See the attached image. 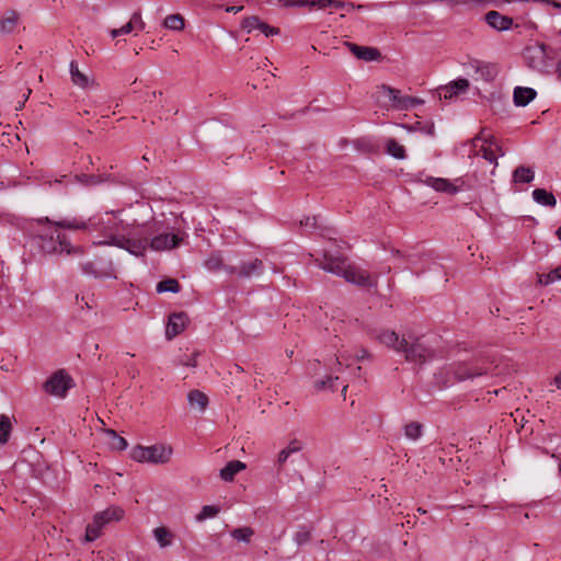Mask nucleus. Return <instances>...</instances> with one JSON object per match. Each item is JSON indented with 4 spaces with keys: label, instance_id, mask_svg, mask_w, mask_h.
I'll use <instances>...</instances> for the list:
<instances>
[{
    "label": "nucleus",
    "instance_id": "338daca9",
    "mask_svg": "<svg viewBox=\"0 0 561 561\" xmlns=\"http://www.w3.org/2000/svg\"><path fill=\"white\" fill-rule=\"evenodd\" d=\"M158 95L161 96L162 92L161 91H154V92L151 93L152 98H157Z\"/></svg>",
    "mask_w": 561,
    "mask_h": 561
},
{
    "label": "nucleus",
    "instance_id": "f8f14e48",
    "mask_svg": "<svg viewBox=\"0 0 561 561\" xmlns=\"http://www.w3.org/2000/svg\"><path fill=\"white\" fill-rule=\"evenodd\" d=\"M279 2L284 7H310V8H318V9H324L327 7H334L336 9H346V10H353V9H363L364 5L358 4L355 5L352 2H345L341 0H279Z\"/></svg>",
    "mask_w": 561,
    "mask_h": 561
},
{
    "label": "nucleus",
    "instance_id": "b1692460",
    "mask_svg": "<svg viewBox=\"0 0 561 561\" xmlns=\"http://www.w3.org/2000/svg\"><path fill=\"white\" fill-rule=\"evenodd\" d=\"M377 339L380 343L393 348L396 352H401V348H399L401 346V339L394 331L385 330L377 335Z\"/></svg>",
    "mask_w": 561,
    "mask_h": 561
},
{
    "label": "nucleus",
    "instance_id": "6e6552de",
    "mask_svg": "<svg viewBox=\"0 0 561 561\" xmlns=\"http://www.w3.org/2000/svg\"><path fill=\"white\" fill-rule=\"evenodd\" d=\"M41 248L45 253L66 252L67 254L79 252V248L72 247L67 236L61 232H51L41 236Z\"/></svg>",
    "mask_w": 561,
    "mask_h": 561
},
{
    "label": "nucleus",
    "instance_id": "680f3d73",
    "mask_svg": "<svg viewBox=\"0 0 561 561\" xmlns=\"http://www.w3.org/2000/svg\"><path fill=\"white\" fill-rule=\"evenodd\" d=\"M471 2H474L477 4H482V5L488 4V0H471Z\"/></svg>",
    "mask_w": 561,
    "mask_h": 561
},
{
    "label": "nucleus",
    "instance_id": "f704fd0d",
    "mask_svg": "<svg viewBox=\"0 0 561 561\" xmlns=\"http://www.w3.org/2000/svg\"><path fill=\"white\" fill-rule=\"evenodd\" d=\"M106 435L108 436V444L114 450H124L127 447V440L119 436L115 431L107 430Z\"/></svg>",
    "mask_w": 561,
    "mask_h": 561
},
{
    "label": "nucleus",
    "instance_id": "ddd939ff",
    "mask_svg": "<svg viewBox=\"0 0 561 561\" xmlns=\"http://www.w3.org/2000/svg\"><path fill=\"white\" fill-rule=\"evenodd\" d=\"M37 222L39 225L48 224L54 226L55 228H62V229H72V230H85L89 228V224L91 222V219L88 221L79 220L77 218L73 219H61V220H50L48 217H42L37 219Z\"/></svg>",
    "mask_w": 561,
    "mask_h": 561
},
{
    "label": "nucleus",
    "instance_id": "5701e85b",
    "mask_svg": "<svg viewBox=\"0 0 561 561\" xmlns=\"http://www.w3.org/2000/svg\"><path fill=\"white\" fill-rule=\"evenodd\" d=\"M537 95L536 90L526 87H516L514 89L513 101L516 106H526Z\"/></svg>",
    "mask_w": 561,
    "mask_h": 561
},
{
    "label": "nucleus",
    "instance_id": "13d9d810",
    "mask_svg": "<svg viewBox=\"0 0 561 561\" xmlns=\"http://www.w3.org/2000/svg\"><path fill=\"white\" fill-rule=\"evenodd\" d=\"M242 9H243V7H242V5H240V7H229V8H227V9H226V11H227V12H232V13H238V12H240Z\"/></svg>",
    "mask_w": 561,
    "mask_h": 561
},
{
    "label": "nucleus",
    "instance_id": "09e8293b",
    "mask_svg": "<svg viewBox=\"0 0 561 561\" xmlns=\"http://www.w3.org/2000/svg\"><path fill=\"white\" fill-rule=\"evenodd\" d=\"M317 217H306L305 220H301L300 221V226L305 227L306 229H310V230H313V229H319V225H318V221H317Z\"/></svg>",
    "mask_w": 561,
    "mask_h": 561
},
{
    "label": "nucleus",
    "instance_id": "72a5a7b5",
    "mask_svg": "<svg viewBox=\"0 0 561 561\" xmlns=\"http://www.w3.org/2000/svg\"><path fill=\"white\" fill-rule=\"evenodd\" d=\"M11 432H12L11 419L5 414H1L0 415V444L1 445H4L8 443Z\"/></svg>",
    "mask_w": 561,
    "mask_h": 561
},
{
    "label": "nucleus",
    "instance_id": "c756f323",
    "mask_svg": "<svg viewBox=\"0 0 561 561\" xmlns=\"http://www.w3.org/2000/svg\"><path fill=\"white\" fill-rule=\"evenodd\" d=\"M453 368L454 366H447L440 369L439 371L434 374L435 382L439 387H448L449 385L454 383L456 380L453 376Z\"/></svg>",
    "mask_w": 561,
    "mask_h": 561
},
{
    "label": "nucleus",
    "instance_id": "8fccbe9b",
    "mask_svg": "<svg viewBox=\"0 0 561 561\" xmlns=\"http://www.w3.org/2000/svg\"><path fill=\"white\" fill-rule=\"evenodd\" d=\"M413 129H420L427 135H434V124L433 123L422 125L421 122H416Z\"/></svg>",
    "mask_w": 561,
    "mask_h": 561
},
{
    "label": "nucleus",
    "instance_id": "1a4fd4ad",
    "mask_svg": "<svg viewBox=\"0 0 561 561\" xmlns=\"http://www.w3.org/2000/svg\"><path fill=\"white\" fill-rule=\"evenodd\" d=\"M72 387V378L62 369L54 373L43 385L46 393L59 398H65Z\"/></svg>",
    "mask_w": 561,
    "mask_h": 561
},
{
    "label": "nucleus",
    "instance_id": "39448f33",
    "mask_svg": "<svg viewBox=\"0 0 561 561\" xmlns=\"http://www.w3.org/2000/svg\"><path fill=\"white\" fill-rule=\"evenodd\" d=\"M124 511L118 506H111L94 515L93 522L87 526L85 540L94 541L101 535L102 528L112 522H118L123 518Z\"/></svg>",
    "mask_w": 561,
    "mask_h": 561
},
{
    "label": "nucleus",
    "instance_id": "6ab92c4d",
    "mask_svg": "<svg viewBox=\"0 0 561 561\" xmlns=\"http://www.w3.org/2000/svg\"><path fill=\"white\" fill-rule=\"evenodd\" d=\"M83 274L91 275L95 278H116L113 265L110 263L104 270H96L93 262H85L81 264Z\"/></svg>",
    "mask_w": 561,
    "mask_h": 561
},
{
    "label": "nucleus",
    "instance_id": "49530a36",
    "mask_svg": "<svg viewBox=\"0 0 561 561\" xmlns=\"http://www.w3.org/2000/svg\"><path fill=\"white\" fill-rule=\"evenodd\" d=\"M199 355V352L195 351L191 356L184 355L180 358L179 363L183 366L187 367H195L196 364V357Z\"/></svg>",
    "mask_w": 561,
    "mask_h": 561
},
{
    "label": "nucleus",
    "instance_id": "6e6d98bb",
    "mask_svg": "<svg viewBox=\"0 0 561 561\" xmlns=\"http://www.w3.org/2000/svg\"><path fill=\"white\" fill-rule=\"evenodd\" d=\"M551 385H554L558 389H561V371L556 375V377L551 381Z\"/></svg>",
    "mask_w": 561,
    "mask_h": 561
},
{
    "label": "nucleus",
    "instance_id": "4be33fe9",
    "mask_svg": "<svg viewBox=\"0 0 561 561\" xmlns=\"http://www.w3.org/2000/svg\"><path fill=\"white\" fill-rule=\"evenodd\" d=\"M204 265L210 272L224 270L229 275H234L237 271V266L225 265L219 253H211Z\"/></svg>",
    "mask_w": 561,
    "mask_h": 561
},
{
    "label": "nucleus",
    "instance_id": "7c9ffc66",
    "mask_svg": "<svg viewBox=\"0 0 561 561\" xmlns=\"http://www.w3.org/2000/svg\"><path fill=\"white\" fill-rule=\"evenodd\" d=\"M70 76H71V80L72 82L80 87V88H87L88 84H89V79L88 77L82 73L79 68H78V64L72 60L70 62Z\"/></svg>",
    "mask_w": 561,
    "mask_h": 561
},
{
    "label": "nucleus",
    "instance_id": "3c124183",
    "mask_svg": "<svg viewBox=\"0 0 561 561\" xmlns=\"http://www.w3.org/2000/svg\"><path fill=\"white\" fill-rule=\"evenodd\" d=\"M344 360H345V357L344 355H341V356H337L335 358V362H334V366L331 368L333 373H340L342 371L343 367H344ZM350 364H345V367H348Z\"/></svg>",
    "mask_w": 561,
    "mask_h": 561
},
{
    "label": "nucleus",
    "instance_id": "c9c22d12",
    "mask_svg": "<svg viewBox=\"0 0 561 561\" xmlns=\"http://www.w3.org/2000/svg\"><path fill=\"white\" fill-rule=\"evenodd\" d=\"M164 27L172 31H182L184 28V18L179 14H170L163 21Z\"/></svg>",
    "mask_w": 561,
    "mask_h": 561
},
{
    "label": "nucleus",
    "instance_id": "e2e57ef3",
    "mask_svg": "<svg viewBox=\"0 0 561 561\" xmlns=\"http://www.w3.org/2000/svg\"><path fill=\"white\" fill-rule=\"evenodd\" d=\"M428 2H430V0H417L414 3H415V5H423V4H426Z\"/></svg>",
    "mask_w": 561,
    "mask_h": 561
},
{
    "label": "nucleus",
    "instance_id": "2f4dec72",
    "mask_svg": "<svg viewBox=\"0 0 561 561\" xmlns=\"http://www.w3.org/2000/svg\"><path fill=\"white\" fill-rule=\"evenodd\" d=\"M153 536L161 548L172 545V533L165 527H157L153 529Z\"/></svg>",
    "mask_w": 561,
    "mask_h": 561
},
{
    "label": "nucleus",
    "instance_id": "f3484780",
    "mask_svg": "<svg viewBox=\"0 0 561 561\" xmlns=\"http://www.w3.org/2000/svg\"><path fill=\"white\" fill-rule=\"evenodd\" d=\"M187 322V316L184 312L172 313L169 317V322L165 329V336L168 340L173 339L180 334Z\"/></svg>",
    "mask_w": 561,
    "mask_h": 561
},
{
    "label": "nucleus",
    "instance_id": "2eb2a0df",
    "mask_svg": "<svg viewBox=\"0 0 561 561\" xmlns=\"http://www.w3.org/2000/svg\"><path fill=\"white\" fill-rule=\"evenodd\" d=\"M264 272L263 261L260 259H254L249 262H242L238 267L234 274L240 278H250L253 276H259Z\"/></svg>",
    "mask_w": 561,
    "mask_h": 561
},
{
    "label": "nucleus",
    "instance_id": "393cba45",
    "mask_svg": "<svg viewBox=\"0 0 561 561\" xmlns=\"http://www.w3.org/2000/svg\"><path fill=\"white\" fill-rule=\"evenodd\" d=\"M245 469V463L240 460L229 461L221 470L220 478L225 481H232L234 476Z\"/></svg>",
    "mask_w": 561,
    "mask_h": 561
},
{
    "label": "nucleus",
    "instance_id": "bf43d9fd",
    "mask_svg": "<svg viewBox=\"0 0 561 561\" xmlns=\"http://www.w3.org/2000/svg\"><path fill=\"white\" fill-rule=\"evenodd\" d=\"M360 371H362V367H356L355 369H353L352 374L354 377H359L360 376Z\"/></svg>",
    "mask_w": 561,
    "mask_h": 561
},
{
    "label": "nucleus",
    "instance_id": "0eeeda50",
    "mask_svg": "<svg viewBox=\"0 0 561 561\" xmlns=\"http://www.w3.org/2000/svg\"><path fill=\"white\" fill-rule=\"evenodd\" d=\"M381 98L385 100V105L391 106L397 110L413 108L423 101L416 98L402 95L401 91L388 85H382L380 90Z\"/></svg>",
    "mask_w": 561,
    "mask_h": 561
},
{
    "label": "nucleus",
    "instance_id": "4c0bfd02",
    "mask_svg": "<svg viewBox=\"0 0 561 561\" xmlns=\"http://www.w3.org/2000/svg\"><path fill=\"white\" fill-rule=\"evenodd\" d=\"M230 535L238 541L250 542L251 537L254 535V530L251 527H240L231 530Z\"/></svg>",
    "mask_w": 561,
    "mask_h": 561
},
{
    "label": "nucleus",
    "instance_id": "58836bf2",
    "mask_svg": "<svg viewBox=\"0 0 561 561\" xmlns=\"http://www.w3.org/2000/svg\"><path fill=\"white\" fill-rule=\"evenodd\" d=\"M312 538L311 530L306 526L301 525L298 527L297 531L294 535V541L297 546L301 547L308 543Z\"/></svg>",
    "mask_w": 561,
    "mask_h": 561
},
{
    "label": "nucleus",
    "instance_id": "a211bd4d",
    "mask_svg": "<svg viewBox=\"0 0 561 561\" xmlns=\"http://www.w3.org/2000/svg\"><path fill=\"white\" fill-rule=\"evenodd\" d=\"M346 46L360 60L374 61L381 57L380 51L375 47L359 46L350 42L346 43Z\"/></svg>",
    "mask_w": 561,
    "mask_h": 561
},
{
    "label": "nucleus",
    "instance_id": "20e7f679",
    "mask_svg": "<svg viewBox=\"0 0 561 561\" xmlns=\"http://www.w3.org/2000/svg\"><path fill=\"white\" fill-rule=\"evenodd\" d=\"M172 453V447L163 444H156L148 447L138 445L133 448L130 456L138 462L163 465L169 462Z\"/></svg>",
    "mask_w": 561,
    "mask_h": 561
},
{
    "label": "nucleus",
    "instance_id": "aec40b11",
    "mask_svg": "<svg viewBox=\"0 0 561 561\" xmlns=\"http://www.w3.org/2000/svg\"><path fill=\"white\" fill-rule=\"evenodd\" d=\"M470 66L474 68L476 73H479L480 78L486 82L493 81L497 76V67L494 64L474 60Z\"/></svg>",
    "mask_w": 561,
    "mask_h": 561
},
{
    "label": "nucleus",
    "instance_id": "c85d7f7f",
    "mask_svg": "<svg viewBox=\"0 0 561 561\" xmlns=\"http://www.w3.org/2000/svg\"><path fill=\"white\" fill-rule=\"evenodd\" d=\"M535 172L531 168L519 165L513 172V181L515 183H530L534 181Z\"/></svg>",
    "mask_w": 561,
    "mask_h": 561
},
{
    "label": "nucleus",
    "instance_id": "cd10ccee",
    "mask_svg": "<svg viewBox=\"0 0 561 561\" xmlns=\"http://www.w3.org/2000/svg\"><path fill=\"white\" fill-rule=\"evenodd\" d=\"M533 198L536 203L548 207H554L557 204L554 195L545 188L534 190Z\"/></svg>",
    "mask_w": 561,
    "mask_h": 561
},
{
    "label": "nucleus",
    "instance_id": "a18cd8bd",
    "mask_svg": "<svg viewBox=\"0 0 561 561\" xmlns=\"http://www.w3.org/2000/svg\"><path fill=\"white\" fill-rule=\"evenodd\" d=\"M134 23L133 21L127 22L125 25H123L119 28H113L111 30L110 34L113 38H116L121 35L129 34L134 30Z\"/></svg>",
    "mask_w": 561,
    "mask_h": 561
},
{
    "label": "nucleus",
    "instance_id": "a19ab883",
    "mask_svg": "<svg viewBox=\"0 0 561 561\" xmlns=\"http://www.w3.org/2000/svg\"><path fill=\"white\" fill-rule=\"evenodd\" d=\"M340 379L339 376H327L324 379L317 380L314 382V388L319 391L322 390H334L335 389V381Z\"/></svg>",
    "mask_w": 561,
    "mask_h": 561
},
{
    "label": "nucleus",
    "instance_id": "9d476101",
    "mask_svg": "<svg viewBox=\"0 0 561 561\" xmlns=\"http://www.w3.org/2000/svg\"><path fill=\"white\" fill-rule=\"evenodd\" d=\"M547 46L545 44L538 47H528L525 51V59L529 68L541 73H549L551 64L547 55Z\"/></svg>",
    "mask_w": 561,
    "mask_h": 561
},
{
    "label": "nucleus",
    "instance_id": "0e129e2a",
    "mask_svg": "<svg viewBox=\"0 0 561 561\" xmlns=\"http://www.w3.org/2000/svg\"><path fill=\"white\" fill-rule=\"evenodd\" d=\"M557 77L561 81V62L559 64V66L557 68Z\"/></svg>",
    "mask_w": 561,
    "mask_h": 561
},
{
    "label": "nucleus",
    "instance_id": "f03ea898",
    "mask_svg": "<svg viewBox=\"0 0 561 561\" xmlns=\"http://www.w3.org/2000/svg\"><path fill=\"white\" fill-rule=\"evenodd\" d=\"M316 262L323 271L341 276L347 283L354 284L360 288L370 289L377 287V276L373 277L365 270L346 264V259L344 257L324 253L323 259H317Z\"/></svg>",
    "mask_w": 561,
    "mask_h": 561
},
{
    "label": "nucleus",
    "instance_id": "5fc2aeb1",
    "mask_svg": "<svg viewBox=\"0 0 561 561\" xmlns=\"http://www.w3.org/2000/svg\"><path fill=\"white\" fill-rule=\"evenodd\" d=\"M288 458H289L288 455L283 449L278 453V457H277L278 470L282 469L283 465L287 461Z\"/></svg>",
    "mask_w": 561,
    "mask_h": 561
},
{
    "label": "nucleus",
    "instance_id": "bb28decb",
    "mask_svg": "<svg viewBox=\"0 0 561 561\" xmlns=\"http://www.w3.org/2000/svg\"><path fill=\"white\" fill-rule=\"evenodd\" d=\"M187 400L192 408L197 407L201 412H204L208 405V397L196 389L188 392Z\"/></svg>",
    "mask_w": 561,
    "mask_h": 561
},
{
    "label": "nucleus",
    "instance_id": "603ef678",
    "mask_svg": "<svg viewBox=\"0 0 561 561\" xmlns=\"http://www.w3.org/2000/svg\"><path fill=\"white\" fill-rule=\"evenodd\" d=\"M130 21H133L134 27H137L139 30H144L145 28V22L141 20V15H140L139 12H135L131 15Z\"/></svg>",
    "mask_w": 561,
    "mask_h": 561
},
{
    "label": "nucleus",
    "instance_id": "79ce46f5",
    "mask_svg": "<svg viewBox=\"0 0 561 561\" xmlns=\"http://www.w3.org/2000/svg\"><path fill=\"white\" fill-rule=\"evenodd\" d=\"M262 23L263 21H261L259 16L252 15L243 19L241 27L248 33H251L254 30H260Z\"/></svg>",
    "mask_w": 561,
    "mask_h": 561
},
{
    "label": "nucleus",
    "instance_id": "473e14b6",
    "mask_svg": "<svg viewBox=\"0 0 561 561\" xmlns=\"http://www.w3.org/2000/svg\"><path fill=\"white\" fill-rule=\"evenodd\" d=\"M156 290L159 294L167 293V291L175 294L181 290V285L175 278H165V279L160 280L157 284Z\"/></svg>",
    "mask_w": 561,
    "mask_h": 561
},
{
    "label": "nucleus",
    "instance_id": "69168bd1",
    "mask_svg": "<svg viewBox=\"0 0 561 561\" xmlns=\"http://www.w3.org/2000/svg\"><path fill=\"white\" fill-rule=\"evenodd\" d=\"M233 369H234L237 373H242V371H243V368H242L240 365H238V364L233 365Z\"/></svg>",
    "mask_w": 561,
    "mask_h": 561
},
{
    "label": "nucleus",
    "instance_id": "4d7b16f0",
    "mask_svg": "<svg viewBox=\"0 0 561 561\" xmlns=\"http://www.w3.org/2000/svg\"><path fill=\"white\" fill-rule=\"evenodd\" d=\"M368 357V353L366 350H362L359 353L356 354V359L362 360L364 358Z\"/></svg>",
    "mask_w": 561,
    "mask_h": 561
},
{
    "label": "nucleus",
    "instance_id": "423d86ee",
    "mask_svg": "<svg viewBox=\"0 0 561 561\" xmlns=\"http://www.w3.org/2000/svg\"><path fill=\"white\" fill-rule=\"evenodd\" d=\"M478 141H483V144L480 146L479 150L474 151V154H481L483 159L497 165L496 152L501 157L505 154L497 139L493 136H484V129H482L479 135L472 139V146L474 148L478 147Z\"/></svg>",
    "mask_w": 561,
    "mask_h": 561
},
{
    "label": "nucleus",
    "instance_id": "4468645a",
    "mask_svg": "<svg viewBox=\"0 0 561 561\" xmlns=\"http://www.w3.org/2000/svg\"><path fill=\"white\" fill-rule=\"evenodd\" d=\"M484 21L490 27L499 32L507 31L513 26V19L497 11H489L484 15Z\"/></svg>",
    "mask_w": 561,
    "mask_h": 561
},
{
    "label": "nucleus",
    "instance_id": "c03bdc74",
    "mask_svg": "<svg viewBox=\"0 0 561 561\" xmlns=\"http://www.w3.org/2000/svg\"><path fill=\"white\" fill-rule=\"evenodd\" d=\"M560 270H552L551 272H549L548 274H542L540 276V283L543 284V285H549L556 280H559L561 279V274H559Z\"/></svg>",
    "mask_w": 561,
    "mask_h": 561
},
{
    "label": "nucleus",
    "instance_id": "864d4df0",
    "mask_svg": "<svg viewBox=\"0 0 561 561\" xmlns=\"http://www.w3.org/2000/svg\"><path fill=\"white\" fill-rule=\"evenodd\" d=\"M287 447L296 453H299L304 448V443L297 438L291 439Z\"/></svg>",
    "mask_w": 561,
    "mask_h": 561
},
{
    "label": "nucleus",
    "instance_id": "7ed1b4c3",
    "mask_svg": "<svg viewBox=\"0 0 561 561\" xmlns=\"http://www.w3.org/2000/svg\"><path fill=\"white\" fill-rule=\"evenodd\" d=\"M402 354L407 362L414 363L416 365H423L435 357V351L426 344L423 337L405 339L401 337Z\"/></svg>",
    "mask_w": 561,
    "mask_h": 561
},
{
    "label": "nucleus",
    "instance_id": "f257e3e1",
    "mask_svg": "<svg viewBox=\"0 0 561 561\" xmlns=\"http://www.w3.org/2000/svg\"><path fill=\"white\" fill-rule=\"evenodd\" d=\"M156 231L157 230L149 227L141 236L134 233L127 237L115 232H108L105 236V240L100 241L99 244L114 245L124 249L136 256H144L148 247L153 251H164L176 248L182 241L179 236L168 232L158 233L149 241V237Z\"/></svg>",
    "mask_w": 561,
    "mask_h": 561
},
{
    "label": "nucleus",
    "instance_id": "dca6fc26",
    "mask_svg": "<svg viewBox=\"0 0 561 561\" xmlns=\"http://www.w3.org/2000/svg\"><path fill=\"white\" fill-rule=\"evenodd\" d=\"M469 88V81L467 79H457L450 82L448 85L440 87L438 89L439 99L450 100L460 93H463Z\"/></svg>",
    "mask_w": 561,
    "mask_h": 561
},
{
    "label": "nucleus",
    "instance_id": "412c9836",
    "mask_svg": "<svg viewBox=\"0 0 561 561\" xmlns=\"http://www.w3.org/2000/svg\"><path fill=\"white\" fill-rule=\"evenodd\" d=\"M424 182L437 192H443L449 195H454L458 192V188L447 179L427 176Z\"/></svg>",
    "mask_w": 561,
    "mask_h": 561
},
{
    "label": "nucleus",
    "instance_id": "ea45409f",
    "mask_svg": "<svg viewBox=\"0 0 561 561\" xmlns=\"http://www.w3.org/2000/svg\"><path fill=\"white\" fill-rule=\"evenodd\" d=\"M220 510L215 505H205L201 512L196 515L195 519L198 523L206 520L207 518H214L219 514Z\"/></svg>",
    "mask_w": 561,
    "mask_h": 561
},
{
    "label": "nucleus",
    "instance_id": "774afa93",
    "mask_svg": "<svg viewBox=\"0 0 561 561\" xmlns=\"http://www.w3.org/2000/svg\"><path fill=\"white\" fill-rule=\"evenodd\" d=\"M556 236L558 237L559 240H561V226L557 229Z\"/></svg>",
    "mask_w": 561,
    "mask_h": 561
},
{
    "label": "nucleus",
    "instance_id": "052dcab7",
    "mask_svg": "<svg viewBox=\"0 0 561 561\" xmlns=\"http://www.w3.org/2000/svg\"><path fill=\"white\" fill-rule=\"evenodd\" d=\"M283 450L288 455V457H290L293 454H296V451L289 449L287 446Z\"/></svg>",
    "mask_w": 561,
    "mask_h": 561
},
{
    "label": "nucleus",
    "instance_id": "9b49d317",
    "mask_svg": "<svg viewBox=\"0 0 561 561\" xmlns=\"http://www.w3.org/2000/svg\"><path fill=\"white\" fill-rule=\"evenodd\" d=\"M453 366V376L456 381H463L488 375L492 369L490 365H479L477 362H462Z\"/></svg>",
    "mask_w": 561,
    "mask_h": 561
},
{
    "label": "nucleus",
    "instance_id": "37998d69",
    "mask_svg": "<svg viewBox=\"0 0 561 561\" xmlns=\"http://www.w3.org/2000/svg\"><path fill=\"white\" fill-rule=\"evenodd\" d=\"M404 433L408 438L417 439L422 435V425L417 422H411L405 425Z\"/></svg>",
    "mask_w": 561,
    "mask_h": 561
},
{
    "label": "nucleus",
    "instance_id": "de8ad7c7",
    "mask_svg": "<svg viewBox=\"0 0 561 561\" xmlns=\"http://www.w3.org/2000/svg\"><path fill=\"white\" fill-rule=\"evenodd\" d=\"M259 31H261L266 37L277 35L280 32L278 27L271 26L265 22L262 23Z\"/></svg>",
    "mask_w": 561,
    "mask_h": 561
},
{
    "label": "nucleus",
    "instance_id": "e433bc0d",
    "mask_svg": "<svg viewBox=\"0 0 561 561\" xmlns=\"http://www.w3.org/2000/svg\"><path fill=\"white\" fill-rule=\"evenodd\" d=\"M387 152L396 159L405 158V149L396 139H389L386 146Z\"/></svg>",
    "mask_w": 561,
    "mask_h": 561
},
{
    "label": "nucleus",
    "instance_id": "a878e982",
    "mask_svg": "<svg viewBox=\"0 0 561 561\" xmlns=\"http://www.w3.org/2000/svg\"><path fill=\"white\" fill-rule=\"evenodd\" d=\"M19 14L14 10L7 11L0 19V32L9 34L13 32L18 24Z\"/></svg>",
    "mask_w": 561,
    "mask_h": 561
}]
</instances>
